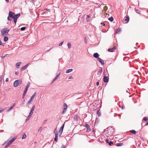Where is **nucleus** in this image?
Wrapping results in <instances>:
<instances>
[{
  "label": "nucleus",
  "instance_id": "nucleus-1",
  "mask_svg": "<svg viewBox=\"0 0 148 148\" xmlns=\"http://www.w3.org/2000/svg\"><path fill=\"white\" fill-rule=\"evenodd\" d=\"M109 127L107 130H105L104 132V135L107 137H108L109 136H112L113 132H110L109 130H108Z\"/></svg>",
  "mask_w": 148,
  "mask_h": 148
},
{
  "label": "nucleus",
  "instance_id": "nucleus-2",
  "mask_svg": "<svg viewBox=\"0 0 148 148\" xmlns=\"http://www.w3.org/2000/svg\"><path fill=\"white\" fill-rule=\"evenodd\" d=\"M10 30L7 28H4L2 29L1 30V35H6L9 32Z\"/></svg>",
  "mask_w": 148,
  "mask_h": 148
},
{
  "label": "nucleus",
  "instance_id": "nucleus-3",
  "mask_svg": "<svg viewBox=\"0 0 148 148\" xmlns=\"http://www.w3.org/2000/svg\"><path fill=\"white\" fill-rule=\"evenodd\" d=\"M22 83V81L21 80H17L15 81L14 82V86L16 87Z\"/></svg>",
  "mask_w": 148,
  "mask_h": 148
},
{
  "label": "nucleus",
  "instance_id": "nucleus-4",
  "mask_svg": "<svg viewBox=\"0 0 148 148\" xmlns=\"http://www.w3.org/2000/svg\"><path fill=\"white\" fill-rule=\"evenodd\" d=\"M36 92H35L33 95L30 98L29 100L27 102L26 105L27 106H29V105L31 103V102L34 99V97L36 96Z\"/></svg>",
  "mask_w": 148,
  "mask_h": 148
},
{
  "label": "nucleus",
  "instance_id": "nucleus-5",
  "mask_svg": "<svg viewBox=\"0 0 148 148\" xmlns=\"http://www.w3.org/2000/svg\"><path fill=\"white\" fill-rule=\"evenodd\" d=\"M64 123L60 128V129L59 131V136H60L62 134V132L63 131V129H64Z\"/></svg>",
  "mask_w": 148,
  "mask_h": 148
},
{
  "label": "nucleus",
  "instance_id": "nucleus-6",
  "mask_svg": "<svg viewBox=\"0 0 148 148\" xmlns=\"http://www.w3.org/2000/svg\"><path fill=\"white\" fill-rule=\"evenodd\" d=\"M103 81L105 83H107L109 81V77L108 76H104L103 79Z\"/></svg>",
  "mask_w": 148,
  "mask_h": 148
},
{
  "label": "nucleus",
  "instance_id": "nucleus-7",
  "mask_svg": "<svg viewBox=\"0 0 148 148\" xmlns=\"http://www.w3.org/2000/svg\"><path fill=\"white\" fill-rule=\"evenodd\" d=\"M85 127L86 128V131L88 132H90L91 130L90 128L89 125L87 124H86L85 125Z\"/></svg>",
  "mask_w": 148,
  "mask_h": 148
},
{
  "label": "nucleus",
  "instance_id": "nucleus-8",
  "mask_svg": "<svg viewBox=\"0 0 148 148\" xmlns=\"http://www.w3.org/2000/svg\"><path fill=\"white\" fill-rule=\"evenodd\" d=\"M9 16H10L11 18H13L14 17V16H13L14 14H15L14 13L12 12L11 11H9Z\"/></svg>",
  "mask_w": 148,
  "mask_h": 148
},
{
  "label": "nucleus",
  "instance_id": "nucleus-9",
  "mask_svg": "<svg viewBox=\"0 0 148 148\" xmlns=\"http://www.w3.org/2000/svg\"><path fill=\"white\" fill-rule=\"evenodd\" d=\"M97 60L103 66L104 64L103 60H102L100 58H98Z\"/></svg>",
  "mask_w": 148,
  "mask_h": 148
},
{
  "label": "nucleus",
  "instance_id": "nucleus-10",
  "mask_svg": "<svg viewBox=\"0 0 148 148\" xmlns=\"http://www.w3.org/2000/svg\"><path fill=\"white\" fill-rule=\"evenodd\" d=\"M35 108V105H33L32 106V108H31V110H30V112L29 113V115H32V114H33V111H34V110Z\"/></svg>",
  "mask_w": 148,
  "mask_h": 148
},
{
  "label": "nucleus",
  "instance_id": "nucleus-11",
  "mask_svg": "<svg viewBox=\"0 0 148 148\" xmlns=\"http://www.w3.org/2000/svg\"><path fill=\"white\" fill-rule=\"evenodd\" d=\"M99 70L98 71L97 73V74L98 75H100L101 74V73H102V71H103V70H102V67H99Z\"/></svg>",
  "mask_w": 148,
  "mask_h": 148
},
{
  "label": "nucleus",
  "instance_id": "nucleus-12",
  "mask_svg": "<svg viewBox=\"0 0 148 148\" xmlns=\"http://www.w3.org/2000/svg\"><path fill=\"white\" fill-rule=\"evenodd\" d=\"M13 142L10 140L5 146L4 148H7L10 145H11Z\"/></svg>",
  "mask_w": 148,
  "mask_h": 148
},
{
  "label": "nucleus",
  "instance_id": "nucleus-13",
  "mask_svg": "<svg viewBox=\"0 0 148 148\" xmlns=\"http://www.w3.org/2000/svg\"><path fill=\"white\" fill-rule=\"evenodd\" d=\"M14 15V17L13 18L17 19L20 16V14L19 13Z\"/></svg>",
  "mask_w": 148,
  "mask_h": 148
},
{
  "label": "nucleus",
  "instance_id": "nucleus-14",
  "mask_svg": "<svg viewBox=\"0 0 148 148\" xmlns=\"http://www.w3.org/2000/svg\"><path fill=\"white\" fill-rule=\"evenodd\" d=\"M105 141L107 143H108V145L110 146H111L113 144L112 141H110L109 142L108 140V139H106Z\"/></svg>",
  "mask_w": 148,
  "mask_h": 148
},
{
  "label": "nucleus",
  "instance_id": "nucleus-15",
  "mask_svg": "<svg viewBox=\"0 0 148 148\" xmlns=\"http://www.w3.org/2000/svg\"><path fill=\"white\" fill-rule=\"evenodd\" d=\"M116 49V47L114 46L113 47L108 49V51L110 52H113Z\"/></svg>",
  "mask_w": 148,
  "mask_h": 148
},
{
  "label": "nucleus",
  "instance_id": "nucleus-16",
  "mask_svg": "<svg viewBox=\"0 0 148 148\" xmlns=\"http://www.w3.org/2000/svg\"><path fill=\"white\" fill-rule=\"evenodd\" d=\"M29 64H26L25 66H24L21 69V70L22 71H24L28 66Z\"/></svg>",
  "mask_w": 148,
  "mask_h": 148
},
{
  "label": "nucleus",
  "instance_id": "nucleus-17",
  "mask_svg": "<svg viewBox=\"0 0 148 148\" xmlns=\"http://www.w3.org/2000/svg\"><path fill=\"white\" fill-rule=\"evenodd\" d=\"M60 73H59L58 75H57L56 77H55L53 81L52 82L51 84H52L53 82H54L55 80H57L58 79V77L60 76Z\"/></svg>",
  "mask_w": 148,
  "mask_h": 148
},
{
  "label": "nucleus",
  "instance_id": "nucleus-18",
  "mask_svg": "<svg viewBox=\"0 0 148 148\" xmlns=\"http://www.w3.org/2000/svg\"><path fill=\"white\" fill-rule=\"evenodd\" d=\"M27 90L26 89H25V90H24L23 94L22 95V98L23 99L24 98L25 96L26 95V94L27 92Z\"/></svg>",
  "mask_w": 148,
  "mask_h": 148
},
{
  "label": "nucleus",
  "instance_id": "nucleus-19",
  "mask_svg": "<svg viewBox=\"0 0 148 148\" xmlns=\"http://www.w3.org/2000/svg\"><path fill=\"white\" fill-rule=\"evenodd\" d=\"M93 56L94 57L96 58H97V59H98V58H99L98 57L99 56V55L98 53H94Z\"/></svg>",
  "mask_w": 148,
  "mask_h": 148
},
{
  "label": "nucleus",
  "instance_id": "nucleus-20",
  "mask_svg": "<svg viewBox=\"0 0 148 148\" xmlns=\"http://www.w3.org/2000/svg\"><path fill=\"white\" fill-rule=\"evenodd\" d=\"M121 29L120 27H118V29L115 32L116 34H118L121 32Z\"/></svg>",
  "mask_w": 148,
  "mask_h": 148
},
{
  "label": "nucleus",
  "instance_id": "nucleus-21",
  "mask_svg": "<svg viewBox=\"0 0 148 148\" xmlns=\"http://www.w3.org/2000/svg\"><path fill=\"white\" fill-rule=\"evenodd\" d=\"M124 19L125 21H127V22H128L129 21V16H127L125 17L124 18Z\"/></svg>",
  "mask_w": 148,
  "mask_h": 148
},
{
  "label": "nucleus",
  "instance_id": "nucleus-22",
  "mask_svg": "<svg viewBox=\"0 0 148 148\" xmlns=\"http://www.w3.org/2000/svg\"><path fill=\"white\" fill-rule=\"evenodd\" d=\"M78 116L77 115H75L73 119L75 121H77L78 120Z\"/></svg>",
  "mask_w": 148,
  "mask_h": 148
},
{
  "label": "nucleus",
  "instance_id": "nucleus-23",
  "mask_svg": "<svg viewBox=\"0 0 148 148\" xmlns=\"http://www.w3.org/2000/svg\"><path fill=\"white\" fill-rule=\"evenodd\" d=\"M54 133L55 135H58V132L56 128H55L54 130Z\"/></svg>",
  "mask_w": 148,
  "mask_h": 148
},
{
  "label": "nucleus",
  "instance_id": "nucleus-24",
  "mask_svg": "<svg viewBox=\"0 0 148 148\" xmlns=\"http://www.w3.org/2000/svg\"><path fill=\"white\" fill-rule=\"evenodd\" d=\"M73 69H69L68 70H67L66 71V73H70L72 72L73 71Z\"/></svg>",
  "mask_w": 148,
  "mask_h": 148
},
{
  "label": "nucleus",
  "instance_id": "nucleus-25",
  "mask_svg": "<svg viewBox=\"0 0 148 148\" xmlns=\"http://www.w3.org/2000/svg\"><path fill=\"white\" fill-rule=\"evenodd\" d=\"M21 62H17L16 63L15 65H16V67L17 68H18V67L21 64Z\"/></svg>",
  "mask_w": 148,
  "mask_h": 148
},
{
  "label": "nucleus",
  "instance_id": "nucleus-26",
  "mask_svg": "<svg viewBox=\"0 0 148 148\" xmlns=\"http://www.w3.org/2000/svg\"><path fill=\"white\" fill-rule=\"evenodd\" d=\"M30 85V83L29 82H28L26 86V88L25 89H26V90H27L29 87Z\"/></svg>",
  "mask_w": 148,
  "mask_h": 148
},
{
  "label": "nucleus",
  "instance_id": "nucleus-27",
  "mask_svg": "<svg viewBox=\"0 0 148 148\" xmlns=\"http://www.w3.org/2000/svg\"><path fill=\"white\" fill-rule=\"evenodd\" d=\"M130 132L133 133L134 134H135L136 133V131L134 130H132L130 131Z\"/></svg>",
  "mask_w": 148,
  "mask_h": 148
},
{
  "label": "nucleus",
  "instance_id": "nucleus-28",
  "mask_svg": "<svg viewBox=\"0 0 148 148\" xmlns=\"http://www.w3.org/2000/svg\"><path fill=\"white\" fill-rule=\"evenodd\" d=\"M63 106L64 107V110H66L67 108V104L65 103L64 104Z\"/></svg>",
  "mask_w": 148,
  "mask_h": 148
},
{
  "label": "nucleus",
  "instance_id": "nucleus-29",
  "mask_svg": "<svg viewBox=\"0 0 148 148\" xmlns=\"http://www.w3.org/2000/svg\"><path fill=\"white\" fill-rule=\"evenodd\" d=\"M4 42H6L8 40V38L7 36H5L4 38Z\"/></svg>",
  "mask_w": 148,
  "mask_h": 148
},
{
  "label": "nucleus",
  "instance_id": "nucleus-30",
  "mask_svg": "<svg viewBox=\"0 0 148 148\" xmlns=\"http://www.w3.org/2000/svg\"><path fill=\"white\" fill-rule=\"evenodd\" d=\"M58 139V135H55V137L54 138V141L57 142Z\"/></svg>",
  "mask_w": 148,
  "mask_h": 148
},
{
  "label": "nucleus",
  "instance_id": "nucleus-31",
  "mask_svg": "<svg viewBox=\"0 0 148 148\" xmlns=\"http://www.w3.org/2000/svg\"><path fill=\"white\" fill-rule=\"evenodd\" d=\"M108 20L111 22H112L114 20V18L112 17H110L108 18Z\"/></svg>",
  "mask_w": 148,
  "mask_h": 148
},
{
  "label": "nucleus",
  "instance_id": "nucleus-32",
  "mask_svg": "<svg viewBox=\"0 0 148 148\" xmlns=\"http://www.w3.org/2000/svg\"><path fill=\"white\" fill-rule=\"evenodd\" d=\"M123 144L122 143H117L116 144V145L117 146H120L122 145Z\"/></svg>",
  "mask_w": 148,
  "mask_h": 148
},
{
  "label": "nucleus",
  "instance_id": "nucleus-33",
  "mask_svg": "<svg viewBox=\"0 0 148 148\" xmlns=\"http://www.w3.org/2000/svg\"><path fill=\"white\" fill-rule=\"evenodd\" d=\"M97 114L98 116H100L101 115V112L99 111V110H98L97 111Z\"/></svg>",
  "mask_w": 148,
  "mask_h": 148
},
{
  "label": "nucleus",
  "instance_id": "nucleus-34",
  "mask_svg": "<svg viewBox=\"0 0 148 148\" xmlns=\"http://www.w3.org/2000/svg\"><path fill=\"white\" fill-rule=\"evenodd\" d=\"M67 45L69 49L71 48V43L70 42H68L67 44Z\"/></svg>",
  "mask_w": 148,
  "mask_h": 148
},
{
  "label": "nucleus",
  "instance_id": "nucleus-35",
  "mask_svg": "<svg viewBox=\"0 0 148 148\" xmlns=\"http://www.w3.org/2000/svg\"><path fill=\"white\" fill-rule=\"evenodd\" d=\"M32 116V115H29L27 117L26 120V121H25L26 122H27L28 120L30 119V117Z\"/></svg>",
  "mask_w": 148,
  "mask_h": 148
},
{
  "label": "nucleus",
  "instance_id": "nucleus-36",
  "mask_svg": "<svg viewBox=\"0 0 148 148\" xmlns=\"http://www.w3.org/2000/svg\"><path fill=\"white\" fill-rule=\"evenodd\" d=\"M26 136L25 134H24L23 135L22 137V139H25L26 138Z\"/></svg>",
  "mask_w": 148,
  "mask_h": 148
},
{
  "label": "nucleus",
  "instance_id": "nucleus-37",
  "mask_svg": "<svg viewBox=\"0 0 148 148\" xmlns=\"http://www.w3.org/2000/svg\"><path fill=\"white\" fill-rule=\"evenodd\" d=\"M17 137L16 136L14 137L11 140L13 142L14 140H15L16 138Z\"/></svg>",
  "mask_w": 148,
  "mask_h": 148
},
{
  "label": "nucleus",
  "instance_id": "nucleus-38",
  "mask_svg": "<svg viewBox=\"0 0 148 148\" xmlns=\"http://www.w3.org/2000/svg\"><path fill=\"white\" fill-rule=\"evenodd\" d=\"M13 108V107L11 106L9 109L7 110V112H9Z\"/></svg>",
  "mask_w": 148,
  "mask_h": 148
},
{
  "label": "nucleus",
  "instance_id": "nucleus-39",
  "mask_svg": "<svg viewBox=\"0 0 148 148\" xmlns=\"http://www.w3.org/2000/svg\"><path fill=\"white\" fill-rule=\"evenodd\" d=\"M7 54H3L1 56V58L2 59L3 58L5 57L7 55Z\"/></svg>",
  "mask_w": 148,
  "mask_h": 148
},
{
  "label": "nucleus",
  "instance_id": "nucleus-40",
  "mask_svg": "<svg viewBox=\"0 0 148 148\" xmlns=\"http://www.w3.org/2000/svg\"><path fill=\"white\" fill-rule=\"evenodd\" d=\"M25 29V27H23L21 28V31H24Z\"/></svg>",
  "mask_w": 148,
  "mask_h": 148
},
{
  "label": "nucleus",
  "instance_id": "nucleus-41",
  "mask_svg": "<svg viewBox=\"0 0 148 148\" xmlns=\"http://www.w3.org/2000/svg\"><path fill=\"white\" fill-rule=\"evenodd\" d=\"M143 120L145 121H146L148 120V118H147L146 117H144L143 118Z\"/></svg>",
  "mask_w": 148,
  "mask_h": 148
},
{
  "label": "nucleus",
  "instance_id": "nucleus-42",
  "mask_svg": "<svg viewBox=\"0 0 148 148\" xmlns=\"http://www.w3.org/2000/svg\"><path fill=\"white\" fill-rule=\"evenodd\" d=\"M14 20V23L16 24V21H17V19H14V18H13Z\"/></svg>",
  "mask_w": 148,
  "mask_h": 148
},
{
  "label": "nucleus",
  "instance_id": "nucleus-43",
  "mask_svg": "<svg viewBox=\"0 0 148 148\" xmlns=\"http://www.w3.org/2000/svg\"><path fill=\"white\" fill-rule=\"evenodd\" d=\"M84 40L85 43L86 44L87 43V40H86V37H84Z\"/></svg>",
  "mask_w": 148,
  "mask_h": 148
},
{
  "label": "nucleus",
  "instance_id": "nucleus-44",
  "mask_svg": "<svg viewBox=\"0 0 148 148\" xmlns=\"http://www.w3.org/2000/svg\"><path fill=\"white\" fill-rule=\"evenodd\" d=\"M10 18H11L10 16H8L7 18V19L9 21H11L12 20Z\"/></svg>",
  "mask_w": 148,
  "mask_h": 148
},
{
  "label": "nucleus",
  "instance_id": "nucleus-45",
  "mask_svg": "<svg viewBox=\"0 0 148 148\" xmlns=\"http://www.w3.org/2000/svg\"><path fill=\"white\" fill-rule=\"evenodd\" d=\"M63 42H64V41H63V42H61L60 43V44H59V46H61V45H62L63 44Z\"/></svg>",
  "mask_w": 148,
  "mask_h": 148
},
{
  "label": "nucleus",
  "instance_id": "nucleus-46",
  "mask_svg": "<svg viewBox=\"0 0 148 148\" xmlns=\"http://www.w3.org/2000/svg\"><path fill=\"white\" fill-rule=\"evenodd\" d=\"M41 130H42V127H40L39 128V129H38V132H39V131H40V132H41Z\"/></svg>",
  "mask_w": 148,
  "mask_h": 148
},
{
  "label": "nucleus",
  "instance_id": "nucleus-47",
  "mask_svg": "<svg viewBox=\"0 0 148 148\" xmlns=\"http://www.w3.org/2000/svg\"><path fill=\"white\" fill-rule=\"evenodd\" d=\"M62 148H66V145H62Z\"/></svg>",
  "mask_w": 148,
  "mask_h": 148
},
{
  "label": "nucleus",
  "instance_id": "nucleus-48",
  "mask_svg": "<svg viewBox=\"0 0 148 148\" xmlns=\"http://www.w3.org/2000/svg\"><path fill=\"white\" fill-rule=\"evenodd\" d=\"M136 12L138 13H139V11L138 10H136Z\"/></svg>",
  "mask_w": 148,
  "mask_h": 148
},
{
  "label": "nucleus",
  "instance_id": "nucleus-49",
  "mask_svg": "<svg viewBox=\"0 0 148 148\" xmlns=\"http://www.w3.org/2000/svg\"><path fill=\"white\" fill-rule=\"evenodd\" d=\"M73 78V77L72 76H70V77H69V79H72Z\"/></svg>",
  "mask_w": 148,
  "mask_h": 148
},
{
  "label": "nucleus",
  "instance_id": "nucleus-50",
  "mask_svg": "<svg viewBox=\"0 0 148 148\" xmlns=\"http://www.w3.org/2000/svg\"><path fill=\"white\" fill-rule=\"evenodd\" d=\"M45 10L47 11H48L49 12H50V10L49 9H46Z\"/></svg>",
  "mask_w": 148,
  "mask_h": 148
},
{
  "label": "nucleus",
  "instance_id": "nucleus-51",
  "mask_svg": "<svg viewBox=\"0 0 148 148\" xmlns=\"http://www.w3.org/2000/svg\"><path fill=\"white\" fill-rule=\"evenodd\" d=\"M65 111V110H64V108L63 110V112L62 113V114H64V112Z\"/></svg>",
  "mask_w": 148,
  "mask_h": 148
},
{
  "label": "nucleus",
  "instance_id": "nucleus-52",
  "mask_svg": "<svg viewBox=\"0 0 148 148\" xmlns=\"http://www.w3.org/2000/svg\"><path fill=\"white\" fill-rule=\"evenodd\" d=\"M96 85L97 86H98L99 85V82H97L96 83Z\"/></svg>",
  "mask_w": 148,
  "mask_h": 148
},
{
  "label": "nucleus",
  "instance_id": "nucleus-53",
  "mask_svg": "<svg viewBox=\"0 0 148 148\" xmlns=\"http://www.w3.org/2000/svg\"><path fill=\"white\" fill-rule=\"evenodd\" d=\"M101 25H102L103 26H105V24H104L103 23H101Z\"/></svg>",
  "mask_w": 148,
  "mask_h": 148
},
{
  "label": "nucleus",
  "instance_id": "nucleus-54",
  "mask_svg": "<svg viewBox=\"0 0 148 148\" xmlns=\"http://www.w3.org/2000/svg\"><path fill=\"white\" fill-rule=\"evenodd\" d=\"M15 106V103H14L13 104L12 106L14 108V106Z\"/></svg>",
  "mask_w": 148,
  "mask_h": 148
},
{
  "label": "nucleus",
  "instance_id": "nucleus-55",
  "mask_svg": "<svg viewBox=\"0 0 148 148\" xmlns=\"http://www.w3.org/2000/svg\"><path fill=\"white\" fill-rule=\"evenodd\" d=\"M8 79H8V78H7L6 79L5 81H6V82H8Z\"/></svg>",
  "mask_w": 148,
  "mask_h": 148
},
{
  "label": "nucleus",
  "instance_id": "nucleus-56",
  "mask_svg": "<svg viewBox=\"0 0 148 148\" xmlns=\"http://www.w3.org/2000/svg\"><path fill=\"white\" fill-rule=\"evenodd\" d=\"M15 74L16 75H17L18 74V72H15Z\"/></svg>",
  "mask_w": 148,
  "mask_h": 148
},
{
  "label": "nucleus",
  "instance_id": "nucleus-57",
  "mask_svg": "<svg viewBox=\"0 0 148 148\" xmlns=\"http://www.w3.org/2000/svg\"><path fill=\"white\" fill-rule=\"evenodd\" d=\"M87 18H90V16H89V15H87Z\"/></svg>",
  "mask_w": 148,
  "mask_h": 148
},
{
  "label": "nucleus",
  "instance_id": "nucleus-58",
  "mask_svg": "<svg viewBox=\"0 0 148 148\" xmlns=\"http://www.w3.org/2000/svg\"><path fill=\"white\" fill-rule=\"evenodd\" d=\"M89 18H86V20H87V21H89Z\"/></svg>",
  "mask_w": 148,
  "mask_h": 148
},
{
  "label": "nucleus",
  "instance_id": "nucleus-59",
  "mask_svg": "<svg viewBox=\"0 0 148 148\" xmlns=\"http://www.w3.org/2000/svg\"><path fill=\"white\" fill-rule=\"evenodd\" d=\"M5 1L7 3H8L9 1V0H5Z\"/></svg>",
  "mask_w": 148,
  "mask_h": 148
},
{
  "label": "nucleus",
  "instance_id": "nucleus-60",
  "mask_svg": "<svg viewBox=\"0 0 148 148\" xmlns=\"http://www.w3.org/2000/svg\"><path fill=\"white\" fill-rule=\"evenodd\" d=\"M117 115V114H114V117H116V115Z\"/></svg>",
  "mask_w": 148,
  "mask_h": 148
},
{
  "label": "nucleus",
  "instance_id": "nucleus-61",
  "mask_svg": "<svg viewBox=\"0 0 148 148\" xmlns=\"http://www.w3.org/2000/svg\"><path fill=\"white\" fill-rule=\"evenodd\" d=\"M46 121H47V120H45L44 121V123H45V122H46Z\"/></svg>",
  "mask_w": 148,
  "mask_h": 148
},
{
  "label": "nucleus",
  "instance_id": "nucleus-62",
  "mask_svg": "<svg viewBox=\"0 0 148 148\" xmlns=\"http://www.w3.org/2000/svg\"><path fill=\"white\" fill-rule=\"evenodd\" d=\"M126 91V92L128 93L129 94H130V93H129L127 90Z\"/></svg>",
  "mask_w": 148,
  "mask_h": 148
},
{
  "label": "nucleus",
  "instance_id": "nucleus-63",
  "mask_svg": "<svg viewBox=\"0 0 148 148\" xmlns=\"http://www.w3.org/2000/svg\"><path fill=\"white\" fill-rule=\"evenodd\" d=\"M145 125H148V122H147L146 124H145Z\"/></svg>",
  "mask_w": 148,
  "mask_h": 148
},
{
  "label": "nucleus",
  "instance_id": "nucleus-64",
  "mask_svg": "<svg viewBox=\"0 0 148 148\" xmlns=\"http://www.w3.org/2000/svg\"><path fill=\"white\" fill-rule=\"evenodd\" d=\"M123 106H122V107H121V109H123Z\"/></svg>",
  "mask_w": 148,
  "mask_h": 148
}]
</instances>
